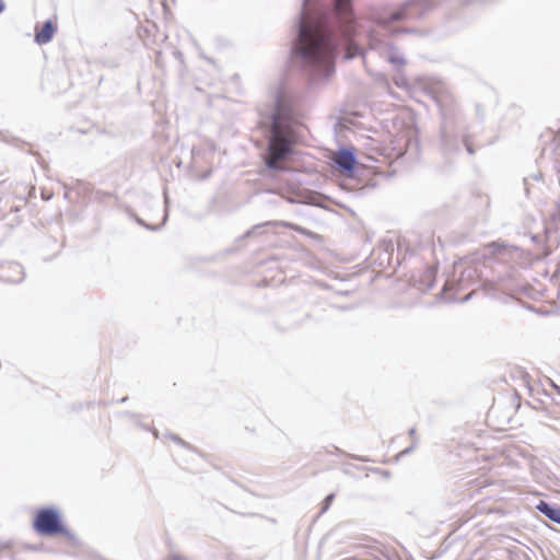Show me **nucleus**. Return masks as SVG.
Masks as SVG:
<instances>
[{
	"mask_svg": "<svg viewBox=\"0 0 560 560\" xmlns=\"http://www.w3.org/2000/svg\"><path fill=\"white\" fill-rule=\"evenodd\" d=\"M465 144H466V149H467L468 153L471 154L474 152L472 149H471V145L469 143H467V142Z\"/></svg>",
	"mask_w": 560,
	"mask_h": 560,
	"instance_id": "19",
	"label": "nucleus"
},
{
	"mask_svg": "<svg viewBox=\"0 0 560 560\" xmlns=\"http://www.w3.org/2000/svg\"><path fill=\"white\" fill-rule=\"evenodd\" d=\"M357 458H358V459H360L361 462L366 460V459H365V458H363V457H357Z\"/></svg>",
	"mask_w": 560,
	"mask_h": 560,
	"instance_id": "21",
	"label": "nucleus"
},
{
	"mask_svg": "<svg viewBox=\"0 0 560 560\" xmlns=\"http://www.w3.org/2000/svg\"><path fill=\"white\" fill-rule=\"evenodd\" d=\"M432 7V0H407L395 7L375 10L372 13L374 26L368 36L369 49L362 54L363 59L366 60V58L375 52L392 63L397 70L404 67L406 59L383 32L390 34L399 32L400 30L394 27L395 23L418 20ZM401 31L409 32L408 28H402Z\"/></svg>",
	"mask_w": 560,
	"mask_h": 560,
	"instance_id": "2",
	"label": "nucleus"
},
{
	"mask_svg": "<svg viewBox=\"0 0 560 560\" xmlns=\"http://www.w3.org/2000/svg\"><path fill=\"white\" fill-rule=\"evenodd\" d=\"M559 185H560V178H559Z\"/></svg>",
	"mask_w": 560,
	"mask_h": 560,
	"instance_id": "23",
	"label": "nucleus"
},
{
	"mask_svg": "<svg viewBox=\"0 0 560 560\" xmlns=\"http://www.w3.org/2000/svg\"><path fill=\"white\" fill-rule=\"evenodd\" d=\"M536 509L547 516L550 521L560 524V508L556 505H551L546 501H540Z\"/></svg>",
	"mask_w": 560,
	"mask_h": 560,
	"instance_id": "7",
	"label": "nucleus"
},
{
	"mask_svg": "<svg viewBox=\"0 0 560 560\" xmlns=\"http://www.w3.org/2000/svg\"><path fill=\"white\" fill-rule=\"evenodd\" d=\"M295 100L282 88L277 89L268 109H260L270 124L268 154L265 159L270 170H281L280 162L291 153L293 142L292 125L295 119Z\"/></svg>",
	"mask_w": 560,
	"mask_h": 560,
	"instance_id": "3",
	"label": "nucleus"
},
{
	"mask_svg": "<svg viewBox=\"0 0 560 560\" xmlns=\"http://www.w3.org/2000/svg\"><path fill=\"white\" fill-rule=\"evenodd\" d=\"M357 19L351 0H303L292 40V60L314 85L335 72L340 47L345 58L361 54L354 43Z\"/></svg>",
	"mask_w": 560,
	"mask_h": 560,
	"instance_id": "1",
	"label": "nucleus"
},
{
	"mask_svg": "<svg viewBox=\"0 0 560 560\" xmlns=\"http://www.w3.org/2000/svg\"><path fill=\"white\" fill-rule=\"evenodd\" d=\"M11 268L19 275H21V277L19 279H15L14 281L15 282H19L23 279V267L20 265V264H12L11 265Z\"/></svg>",
	"mask_w": 560,
	"mask_h": 560,
	"instance_id": "14",
	"label": "nucleus"
},
{
	"mask_svg": "<svg viewBox=\"0 0 560 560\" xmlns=\"http://www.w3.org/2000/svg\"><path fill=\"white\" fill-rule=\"evenodd\" d=\"M395 83H396L397 86H400V88L407 85V81H406V79L402 75H397L395 78Z\"/></svg>",
	"mask_w": 560,
	"mask_h": 560,
	"instance_id": "15",
	"label": "nucleus"
},
{
	"mask_svg": "<svg viewBox=\"0 0 560 560\" xmlns=\"http://www.w3.org/2000/svg\"><path fill=\"white\" fill-rule=\"evenodd\" d=\"M409 436L413 439V443L410 447L404 450L402 452H400L399 456H404L406 454H409L412 450H415L416 445H417V439H415V434H416V429L415 428H411L409 430Z\"/></svg>",
	"mask_w": 560,
	"mask_h": 560,
	"instance_id": "11",
	"label": "nucleus"
},
{
	"mask_svg": "<svg viewBox=\"0 0 560 560\" xmlns=\"http://www.w3.org/2000/svg\"><path fill=\"white\" fill-rule=\"evenodd\" d=\"M5 9V3L3 2V0H0V13H2Z\"/></svg>",
	"mask_w": 560,
	"mask_h": 560,
	"instance_id": "18",
	"label": "nucleus"
},
{
	"mask_svg": "<svg viewBox=\"0 0 560 560\" xmlns=\"http://www.w3.org/2000/svg\"><path fill=\"white\" fill-rule=\"evenodd\" d=\"M392 149L397 158L406 156L409 161L418 160L420 155V142L417 129L408 125L393 136Z\"/></svg>",
	"mask_w": 560,
	"mask_h": 560,
	"instance_id": "4",
	"label": "nucleus"
},
{
	"mask_svg": "<svg viewBox=\"0 0 560 560\" xmlns=\"http://www.w3.org/2000/svg\"><path fill=\"white\" fill-rule=\"evenodd\" d=\"M172 439L174 441H176L177 443H179V444H183V445L185 444L184 441L180 438L176 436V435H172Z\"/></svg>",
	"mask_w": 560,
	"mask_h": 560,
	"instance_id": "17",
	"label": "nucleus"
},
{
	"mask_svg": "<svg viewBox=\"0 0 560 560\" xmlns=\"http://www.w3.org/2000/svg\"><path fill=\"white\" fill-rule=\"evenodd\" d=\"M34 528L37 533L46 536L65 533L58 512L54 509H43L38 511Z\"/></svg>",
	"mask_w": 560,
	"mask_h": 560,
	"instance_id": "5",
	"label": "nucleus"
},
{
	"mask_svg": "<svg viewBox=\"0 0 560 560\" xmlns=\"http://www.w3.org/2000/svg\"><path fill=\"white\" fill-rule=\"evenodd\" d=\"M476 277H478V272H477V269L474 268V267H469V268H466L462 275H460V278H459V284L460 285H464L466 281H471L474 280Z\"/></svg>",
	"mask_w": 560,
	"mask_h": 560,
	"instance_id": "10",
	"label": "nucleus"
},
{
	"mask_svg": "<svg viewBox=\"0 0 560 560\" xmlns=\"http://www.w3.org/2000/svg\"><path fill=\"white\" fill-rule=\"evenodd\" d=\"M551 386L560 394V387L551 381Z\"/></svg>",
	"mask_w": 560,
	"mask_h": 560,
	"instance_id": "20",
	"label": "nucleus"
},
{
	"mask_svg": "<svg viewBox=\"0 0 560 560\" xmlns=\"http://www.w3.org/2000/svg\"><path fill=\"white\" fill-rule=\"evenodd\" d=\"M335 163L341 170L351 172L355 164L354 153L349 149H342L336 154Z\"/></svg>",
	"mask_w": 560,
	"mask_h": 560,
	"instance_id": "6",
	"label": "nucleus"
},
{
	"mask_svg": "<svg viewBox=\"0 0 560 560\" xmlns=\"http://www.w3.org/2000/svg\"><path fill=\"white\" fill-rule=\"evenodd\" d=\"M147 228L151 229V230H155L156 228L154 226H149V225H145Z\"/></svg>",
	"mask_w": 560,
	"mask_h": 560,
	"instance_id": "22",
	"label": "nucleus"
},
{
	"mask_svg": "<svg viewBox=\"0 0 560 560\" xmlns=\"http://www.w3.org/2000/svg\"><path fill=\"white\" fill-rule=\"evenodd\" d=\"M435 279V269L427 268L420 279L419 289L420 290H429L433 287Z\"/></svg>",
	"mask_w": 560,
	"mask_h": 560,
	"instance_id": "9",
	"label": "nucleus"
},
{
	"mask_svg": "<svg viewBox=\"0 0 560 560\" xmlns=\"http://www.w3.org/2000/svg\"><path fill=\"white\" fill-rule=\"evenodd\" d=\"M54 32V24L50 21L45 22L42 30L35 34V42L40 45L49 43Z\"/></svg>",
	"mask_w": 560,
	"mask_h": 560,
	"instance_id": "8",
	"label": "nucleus"
},
{
	"mask_svg": "<svg viewBox=\"0 0 560 560\" xmlns=\"http://www.w3.org/2000/svg\"><path fill=\"white\" fill-rule=\"evenodd\" d=\"M334 499H335V494H332V493L326 497V499L324 501V505L322 508V513H325L328 510V508L330 506Z\"/></svg>",
	"mask_w": 560,
	"mask_h": 560,
	"instance_id": "13",
	"label": "nucleus"
},
{
	"mask_svg": "<svg viewBox=\"0 0 560 560\" xmlns=\"http://www.w3.org/2000/svg\"><path fill=\"white\" fill-rule=\"evenodd\" d=\"M474 292H470L468 293L467 295H465L463 299H462V302H467L471 299V295H472Z\"/></svg>",
	"mask_w": 560,
	"mask_h": 560,
	"instance_id": "16",
	"label": "nucleus"
},
{
	"mask_svg": "<svg viewBox=\"0 0 560 560\" xmlns=\"http://www.w3.org/2000/svg\"><path fill=\"white\" fill-rule=\"evenodd\" d=\"M441 139H442V142H443L444 150L445 151L452 150V145H451V143L447 140L445 127L442 128Z\"/></svg>",
	"mask_w": 560,
	"mask_h": 560,
	"instance_id": "12",
	"label": "nucleus"
}]
</instances>
